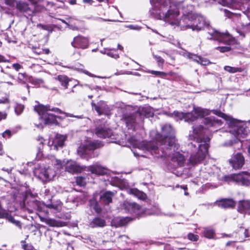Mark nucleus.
Masks as SVG:
<instances>
[{"instance_id":"nucleus-39","label":"nucleus","mask_w":250,"mask_h":250,"mask_svg":"<svg viewBox=\"0 0 250 250\" xmlns=\"http://www.w3.org/2000/svg\"><path fill=\"white\" fill-rule=\"evenodd\" d=\"M224 69L225 71L230 73L241 72L243 71V69L241 67H232L230 66H225Z\"/></svg>"},{"instance_id":"nucleus-17","label":"nucleus","mask_w":250,"mask_h":250,"mask_svg":"<svg viewBox=\"0 0 250 250\" xmlns=\"http://www.w3.org/2000/svg\"><path fill=\"white\" fill-rule=\"evenodd\" d=\"M229 163L233 168L238 169L241 168L244 165L245 159L241 153H237L231 157Z\"/></svg>"},{"instance_id":"nucleus-31","label":"nucleus","mask_w":250,"mask_h":250,"mask_svg":"<svg viewBox=\"0 0 250 250\" xmlns=\"http://www.w3.org/2000/svg\"><path fill=\"white\" fill-rule=\"evenodd\" d=\"M188 58L201 65H206L209 63V61L207 59L197 56L195 54H189Z\"/></svg>"},{"instance_id":"nucleus-37","label":"nucleus","mask_w":250,"mask_h":250,"mask_svg":"<svg viewBox=\"0 0 250 250\" xmlns=\"http://www.w3.org/2000/svg\"><path fill=\"white\" fill-rule=\"evenodd\" d=\"M144 213L146 215H160L162 214L160 209L156 206H153L150 209L146 210Z\"/></svg>"},{"instance_id":"nucleus-64","label":"nucleus","mask_w":250,"mask_h":250,"mask_svg":"<svg viewBox=\"0 0 250 250\" xmlns=\"http://www.w3.org/2000/svg\"><path fill=\"white\" fill-rule=\"evenodd\" d=\"M2 170L3 171H5L7 172L8 174H9L12 171V168H7V169L2 168Z\"/></svg>"},{"instance_id":"nucleus-34","label":"nucleus","mask_w":250,"mask_h":250,"mask_svg":"<svg viewBox=\"0 0 250 250\" xmlns=\"http://www.w3.org/2000/svg\"><path fill=\"white\" fill-rule=\"evenodd\" d=\"M55 79L61 83V85L64 87V89H66L68 87V85L70 80L65 75H58L55 78Z\"/></svg>"},{"instance_id":"nucleus-49","label":"nucleus","mask_w":250,"mask_h":250,"mask_svg":"<svg viewBox=\"0 0 250 250\" xmlns=\"http://www.w3.org/2000/svg\"><path fill=\"white\" fill-rule=\"evenodd\" d=\"M223 10L224 13L225 14H226L227 15H228V16H229V14H231L232 16H241V14L240 13H235V12H234L233 11H230V10H229L228 9H224Z\"/></svg>"},{"instance_id":"nucleus-16","label":"nucleus","mask_w":250,"mask_h":250,"mask_svg":"<svg viewBox=\"0 0 250 250\" xmlns=\"http://www.w3.org/2000/svg\"><path fill=\"white\" fill-rule=\"evenodd\" d=\"M89 44L88 38L81 35L75 37L71 42V45L73 47L82 49L88 48Z\"/></svg>"},{"instance_id":"nucleus-22","label":"nucleus","mask_w":250,"mask_h":250,"mask_svg":"<svg viewBox=\"0 0 250 250\" xmlns=\"http://www.w3.org/2000/svg\"><path fill=\"white\" fill-rule=\"evenodd\" d=\"M84 169L86 171H90L97 175H104L106 173L105 169L97 163L89 167L85 166Z\"/></svg>"},{"instance_id":"nucleus-61","label":"nucleus","mask_w":250,"mask_h":250,"mask_svg":"<svg viewBox=\"0 0 250 250\" xmlns=\"http://www.w3.org/2000/svg\"><path fill=\"white\" fill-rule=\"evenodd\" d=\"M6 114L5 113H2V112H0V121L2 120V119H4L6 118Z\"/></svg>"},{"instance_id":"nucleus-11","label":"nucleus","mask_w":250,"mask_h":250,"mask_svg":"<svg viewBox=\"0 0 250 250\" xmlns=\"http://www.w3.org/2000/svg\"><path fill=\"white\" fill-rule=\"evenodd\" d=\"M224 180L228 183L234 182L243 186H250V173L247 172H242L237 174L226 175Z\"/></svg>"},{"instance_id":"nucleus-38","label":"nucleus","mask_w":250,"mask_h":250,"mask_svg":"<svg viewBox=\"0 0 250 250\" xmlns=\"http://www.w3.org/2000/svg\"><path fill=\"white\" fill-rule=\"evenodd\" d=\"M101 52L106 54L108 56L114 59H117L119 57L116 49H105L104 51H101Z\"/></svg>"},{"instance_id":"nucleus-41","label":"nucleus","mask_w":250,"mask_h":250,"mask_svg":"<svg viewBox=\"0 0 250 250\" xmlns=\"http://www.w3.org/2000/svg\"><path fill=\"white\" fill-rule=\"evenodd\" d=\"M39 140L40 141V145L38 147V151L37 153V157L38 159H40L42 158V149L43 146V139L42 138H41L39 139Z\"/></svg>"},{"instance_id":"nucleus-27","label":"nucleus","mask_w":250,"mask_h":250,"mask_svg":"<svg viewBox=\"0 0 250 250\" xmlns=\"http://www.w3.org/2000/svg\"><path fill=\"white\" fill-rule=\"evenodd\" d=\"M129 221V219L127 217H116L112 220L111 225L116 228L122 227L125 225Z\"/></svg>"},{"instance_id":"nucleus-44","label":"nucleus","mask_w":250,"mask_h":250,"mask_svg":"<svg viewBox=\"0 0 250 250\" xmlns=\"http://www.w3.org/2000/svg\"><path fill=\"white\" fill-rule=\"evenodd\" d=\"M204 234L207 238H213L214 235V232L212 229H206L204 230Z\"/></svg>"},{"instance_id":"nucleus-47","label":"nucleus","mask_w":250,"mask_h":250,"mask_svg":"<svg viewBox=\"0 0 250 250\" xmlns=\"http://www.w3.org/2000/svg\"><path fill=\"white\" fill-rule=\"evenodd\" d=\"M216 49L219 50L221 52H228L230 50L231 48L229 46H219L216 48Z\"/></svg>"},{"instance_id":"nucleus-56","label":"nucleus","mask_w":250,"mask_h":250,"mask_svg":"<svg viewBox=\"0 0 250 250\" xmlns=\"http://www.w3.org/2000/svg\"><path fill=\"white\" fill-rule=\"evenodd\" d=\"M12 66L17 71L22 68L21 65L19 63H14L13 64Z\"/></svg>"},{"instance_id":"nucleus-29","label":"nucleus","mask_w":250,"mask_h":250,"mask_svg":"<svg viewBox=\"0 0 250 250\" xmlns=\"http://www.w3.org/2000/svg\"><path fill=\"white\" fill-rule=\"evenodd\" d=\"M44 205L47 208L58 212L61 210L62 207V203L60 200H54Z\"/></svg>"},{"instance_id":"nucleus-15","label":"nucleus","mask_w":250,"mask_h":250,"mask_svg":"<svg viewBox=\"0 0 250 250\" xmlns=\"http://www.w3.org/2000/svg\"><path fill=\"white\" fill-rule=\"evenodd\" d=\"M121 208L126 212L136 215H140L144 210L138 204L135 203H130L125 201L121 205Z\"/></svg>"},{"instance_id":"nucleus-6","label":"nucleus","mask_w":250,"mask_h":250,"mask_svg":"<svg viewBox=\"0 0 250 250\" xmlns=\"http://www.w3.org/2000/svg\"><path fill=\"white\" fill-rule=\"evenodd\" d=\"M34 110L36 111L41 118L44 121L46 125L57 124V118L62 119L60 116H56L54 115L48 113V111H53L60 114H63L65 117H75L77 118H81V116H74L73 114L62 112L61 109L58 108H50L49 105L44 106L42 104H38L34 106Z\"/></svg>"},{"instance_id":"nucleus-50","label":"nucleus","mask_w":250,"mask_h":250,"mask_svg":"<svg viewBox=\"0 0 250 250\" xmlns=\"http://www.w3.org/2000/svg\"><path fill=\"white\" fill-rule=\"evenodd\" d=\"M0 104H9V96L6 94L4 97L0 98Z\"/></svg>"},{"instance_id":"nucleus-18","label":"nucleus","mask_w":250,"mask_h":250,"mask_svg":"<svg viewBox=\"0 0 250 250\" xmlns=\"http://www.w3.org/2000/svg\"><path fill=\"white\" fill-rule=\"evenodd\" d=\"M217 171L218 169L215 166H205L200 171V179L208 180Z\"/></svg>"},{"instance_id":"nucleus-7","label":"nucleus","mask_w":250,"mask_h":250,"mask_svg":"<svg viewBox=\"0 0 250 250\" xmlns=\"http://www.w3.org/2000/svg\"><path fill=\"white\" fill-rule=\"evenodd\" d=\"M126 112L123 115V119L128 129H133L135 124L138 122L142 121L144 117H149L152 115L150 109L143 107L135 110L128 106L126 108Z\"/></svg>"},{"instance_id":"nucleus-3","label":"nucleus","mask_w":250,"mask_h":250,"mask_svg":"<svg viewBox=\"0 0 250 250\" xmlns=\"http://www.w3.org/2000/svg\"><path fill=\"white\" fill-rule=\"evenodd\" d=\"M212 112L223 118L231 128L230 135L233 139L225 143L224 146H230L233 144L239 143L241 138H244L250 133V120L247 122L239 121L218 110H213Z\"/></svg>"},{"instance_id":"nucleus-13","label":"nucleus","mask_w":250,"mask_h":250,"mask_svg":"<svg viewBox=\"0 0 250 250\" xmlns=\"http://www.w3.org/2000/svg\"><path fill=\"white\" fill-rule=\"evenodd\" d=\"M34 173L42 180H51L56 175V172L49 167L43 168H36Z\"/></svg>"},{"instance_id":"nucleus-52","label":"nucleus","mask_w":250,"mask_h":250,"mask_svg":"<svg viewBox=\"0 0 250 250\" xmlns=\"http://www.w3.org/2000/svg\"><path fill=\"white\" fill-rule=\"evenodd\" d=\"M7 213L4 209H2L1 208L0 209V218L7 217Z\"/></svg>"},{"instance_id":"nucleus-25","label":"nucleus","mask_w":250,"mask_h":250,"mask_svg":"<svg viewBox=\"0 0 250 250\" xmlns=\"http://www.w3.org/2000/svg\"><path fill=\"white\" fill-rule=\"evenodd\" d=\"M216 204L218 207L224 208H233L235 205L234 201L231 199H222L217 201Z\"/></svg>"},{"instance_id":"nucleus-51","label":"nucleus","mask_w":250,"mask_h":250,"mask_svg":"<svg viewBox=\"0 0 250 250\" xmlns=\"http://www.w3.org/2000/svg\"><path fill=\"white\" fill-rule=\"evenodd\" d=\"M154 58L159 63L163 64L164 62V60L160 56H158L153 54Z\"/></svg>"},{"instance_id":"nucleus-32","label":"nucleus","mask_w":250,"mask_h":250,"mask_svg":"<svg viewBox=\"0 0 250 250\" xmlns=\"http://www.w3.org/2000/svg\"><path fill=\"white\" fill-rule=\"evenodd\" d=\"M115 193L107 191L105 192L101 196V199L105 204H108L112 201V197L114 196Z\"/></svg>"},{"instance_id":"nucleus-43","label":"nucleus","mask_w":250,"mask_h":250,"mask_svg":"<svg viewBox=\"0 0 250 250\" xmlns=\"http://www.w3.org/2000/svg\"><path fill=\"white\" fill-rule=\"evenodd\" d=\"M24 108V106L23 105L21 104H17L16 105L15 107V113L17 115H20L23 111Z\"/></svg>"},{"instance_id":"nucleus-23","label":"nucleus","mask_w":250,"mask_h":250,"mask_svg":"<svg viewBox=\"0 0 250 250\" xmlns=\"http://www.w3.org/2000/svg\"><path fill=\"white\" fill-rule=\"evenodd\" d=\"M218 2L232 10L238 9L241 6V3L238 0H218Z\"/></svg>"},{"instance_id":"nucleus-58","label":"nucleus","mask_w":250,"mask_h":250,"mask_svg":"<svg viewBox=\"0 0 250 250\" xmlns=\"http://www.w3.org/2000/svg\"><path fill=\"white\" fill-rule=\"evenodd\" d=\"M42 3H43L42 5H43L46 4L47 8H49V7H53L54 5V4L53 2H48L47 1H43Z\"/></svg>"},{"instance_id":"nucleus-24","label":"nucleus","mask_w":250,"mask_h":250,"mask_svg":"<svg viewBox=\"0 0 250 250\" xmlns=\"http://www.w3.org/2000/svg\"><path fill=\"white\" fill-rule=\"evenodd\" d=\"M65 67H67L70 69L76 70L79 72L83 73L85 74H86L90 77H97V78H101V79L106 78V77H101V76H95L94 74L89 72L88 71L84 70V65L80 63H77L75 64V65L72 66H65Z\"/></svg>"},{"instance_id":"nucleus-8","label":"nucleus","mask_w":250,"mask_h":250,"mask_svg":"<svg viewBox=\"0 0 250 250\" xmlns=\"http://www.w3.org/2000/svg\"><path fill=\"white\" fill-rule=\"evenodd\" d=\"M210 111L207 109L194 106L193 110L190 112L183 113L174 111L172 115L177 120H181L184 119L185 122L191 123L198 118H204L205 116L208 115Z\"/></svg>"},{"instance_id":"nucleus-2","label":"nucleus","mask_w":250,"mask_h":250,"mask_svg":"<svg viewBox=\"0 0 250 250\" xmlns=\"http://www.w3.org/2000/svg\"><path fill=\"white\" fill-rule=\"evenodd\" d=\"M205 133V129L200 125L193 126L192 132L189 134V139L195 141V143H191L189 145L192 151L189 158V162L192 165L200 163L208 154L209 139L203 138Z\"/></svg>"},{"instance_id":"nucleus-55","label":"nucleus","mask_w":250,"mask_h":250,"mask_svg":"<svg viewBox=\"0 0 250 250\" xmlns=\"http://www.w3.org/2000/svg\"><path fill=\"white\" fill-rule=\"evenodd\" d=\"M151 73L158 76H164L165 75V73L163 72L160 71H151Z\"/></svg>"},{"instance_id":"nucleus-1","label":"nucleus","mask_w":250,"mask_h":250,"mask_svg":"<svg viewBox=\"0 0 250 250\" xmlns=\"http://www.w3.org/2000/svg\"><path fill=\"white\" fill-rule=\"evenodd\" d=\"M156 139L162 146L161 149L159 148L158 145H155L153 142L139 141L134 137L129 139V142L134 148L155 157H170L174 167L183 165L185 161V157L182 154L176 151L178 148V145L176 143L174 130L171 125L166 124L163 125L162 134H157Z\"/></svg>"},{"instance_id":"nucleus-36","label":"nucleus","mask_w":250,"mask_h":250,"mask_svg":"<svg viewBox=\"0 0 250 250\" xmlns=\"http://www.w3.org/2000/svg\"><path fill=\"white\" fill-rule=\"evenodd\" d=\"M129 193L142 200L146 199V195L145 193L136 188L129 189Z\"/></svg>"},{"instance_id":"nucleus-12","label":"nucleus","mask_w":250,"mask_h":250,"mask_svg":"<svg viewBox=\"0 0 250 250\" xmlns=\"http://www.w3.org/2000/svg\"><path fill=\"white\" fill-rule=\"evenodd\" d=\"M32 4L29 6L26 2L19 1L17 3V9L21 12L36 13L44 9V6L40 4V0H28Z\"/></svg>"},{"instance_id":"nucleus-42","label":"nucleus","mask_w":250,"mask_h":250,"mask_svg":"<svg viewBox=\"0 0 250 250\" xmlns=\"http://www.w3.org/2000/svg\"><path fill=\"white\" fill-rule=\"evenodd\" d=\"M6 218H7V219L8 220V221L9 222L15 224L16 226H17L19 228H20V229L21 228V226L20 222L19 221L16 220L13 218V217H12V216L9 215L7 213V216Z\"/></svg>"},{"instance_id":"nucleus-4","label":"nucleus","mask_w":250,"mask_h":250,"mask_svg":"<svg viewBox=\"0 0 250 250\" xmlns=\"http://www.w3.org/2000/svg\"><path fill=\"white\" fill-rule=\"evenodd\" d=\"M152 8L150 10L152 16H179L181 12L182 3L173 0H150Z\"/></svg>"},{"instance_id":"nucleus-53","label":"nucleus","mask_w":250,"mask_h":250,"mask_svg":"<svg viewBox=\"0 0 250 250\" xmlns=\"http://www.w3.org/2000/svg\"><path fill=\"white\" fill-rule=\"evenodd\" d=\"M127 27L132 30H140L141 29L140 26L135 25H129L127 26Z\"/></svg>"},{"instance_id":"nucleus-63","label":"nucleus","mask_w":250,"mask_h":250,"mask_svg":"<svg viewBox=\"0 0 250 250\" xmlns=\"http://www.w3.org/2000/svg\"><path fill=\"white\" fill-rule=\"evenodd\" d=\"M40 217V220L42 222H44L46 224L47 223V220H48V218H43L42 217H41V216H39Z\"/></svg>"},{"instance_id":"nucleus-28","label":"nucleus","mask_w":250,"mask_h":250,"mask_svg":"<svg viewBox=\"0 0 250 250\" xmlns=\"http://www.w3.org/2000/svg\"><path fill=\"white\" fill-rule=\"evenodd\" d=\"M111 182L113 185L125 188L127 185V183L126 180L124 179H122L120 176H114L111 177Z\"/></svg>"},{"instance_id":"nucleus-26","label":"nucleus","mask_w":250,"mask_h":250,"mask_svg":"<svg viewBox=\"0 0 250 250\" xmlns=\"http://www.w3.org/2000/svg\"><path fill=\"white\" fill-rule=\"evenodd\" d=\"M96 134L101 138H110L113 136L112 130L106 127H98L95 132Z\"/></svg>"},{"instance_id":"nucleus-10","label":"nucleus","mask_w":250,"mask_h":250,"mask_svg":"<svg viewBox=\"0 0 250 250\" xmlns=\"http://www.w3.org/2000/svg\"><path fill=\"white\" fill-rule=\"evenodd\" d=\"M101 146L100 142L98 141L92 142L90 140H86L79 147L77 153L81 157L88 160L92 157V153L93 150Z\"/></svg>"},{"instance_id":"nucleus-21","label":"nucleus","mask_w":250,"mask_h":250,"mask_svg":"<svg viewBox=\"0 0 250 250\" xmlns=\"http://www.w3.org/2000/svg\"><path fill=\"white\" fill-rule=\"evenodd\" d=\"M237 210L241 213L250 214V200L239 201L237 205Z\"/></svg>"},{"instance_id":"nucleus-19","label":"nucleus","mask_w":250,"mask_h":250,"mask_svg":"<svg viewBox=\"0 0 250 250\" xmlns=\"http://www.w3.org/2000/svg\"><path fill=\"white\" fill-rule=\"evenodd\" d=\"M92 106L99 115L109 114L110 109L106 103L103 101H100L97 104L92 103Z\"/></svg>"},{"instance_id":"nucleus-54","label":"nucleus","mask_w":250,"mask_h":250,"mask_svg":"<svg viewBox=\"0 0 250 250\" xmlns=\"http://www.w3.org/2000/svg\"><path fill=\"white\" fill-rule=\"evenodd\" d=\"M11 135V132L10 130H7L5 131L3 134L2 136L4 138L8 137L9 138Z\"/></svg>"},{"instance_id":"nucleus-45","label":"nucleus","mask_w":250,"mask_h":250,"mask_svg":"<svg viewBox=\"0 0 250 250\" xmlns=\"http://www.w3.org/2000/svg\"><path fill=\"white\" fill-rule=\"evenodd\" d=\"M76 182L79 186H84L86 184L85 178L82 176L77 177L76 179Z\"/></svg>"},{"instance_id":"nucleus-14","label":"nucleus","mask_w":250,"mask_h":250,"mask_svg":"<svg viewBox=\"0 0 250 250\" xmlns=\"http://www.w3.org/2000/svg\"><path fill=\"white\" fill-rule=\"evenodd\" d=\"M87 197V194L83 191L73 190L68 196L66 202L74 204L77 203L75 206H77L78 203L84 202L86 199Z\"/></svg>"},{"instance_id":"nucleus-57","label":"nucleus","mask_w":250,"mask_h":250,"mask_svg":"<svg viewBox=\"0 0 250 250\" xmlns=\"http://www.w3.org/2000/svg\"><path fill=\"white\" fill-rule=\"evenodd\" d=\"M6 4L9 6H14L15 2V0H4Z\"/></svg>"},{"instance_id":"nucleus-5","label":"nucleus","mask_w":250,"mask_h":250,"mask_svg":"<svg viewBox=\"0 0 250 250\" xmlns=\"http://www.w3.org/2000/svg\"><path fill=\"white\" fill-rule=\"evenodd\" d=\"M188 17L194 20V23L192 25L193 30H200L206 27L208 28V33L211 36L210 39L229 44L234 42V39L228 32L221 33L214 29L211 28L209 26V22L205 17Z\"/></svg>"},{"instance_id":"nucleus-33","label":"nucleus","mask_w":250,"mask_h":250,"mask_svg":"<svg viewBox=\"0 0 250 250\" xmlns=\"http://www.w3.org/2000/svg\"><path fill=\"white\" fill-rule=\"evenodd\" d=\"M105 225V221L104 220L100 218H94L90 223L89 226L91 228L96 227H103Z\"/></svg>"},{"instance_id":"nucleus-35","label":"nucleus","mask_w":250,"mask_h":250,"mask_svg":"<svg viewBox=\"0 0 250 250\" xmlns=\"http://www.w3.org/2000/svg\"><path fill=\"white\" fill-rule=\"evenodd\" d=\"M194 9V7L191 5H188L186 7L182 5L181 9L182 16H195L193 13Z\"/></svg>"},{"instance_id":"nucleus-62","label":"nucleus","mask_w":250,"mask_h":250,"mask_svg":"<svg viewBox=\"0 0 250 250\" xmlns=\"http://www.w3.org/2000/svg\"><path fill=\"white\" fill-rule=\"evenodd\" d=\"M8 62V61H7L3 56L0 55V62Z\"/></svg>"},{"instance_id":"nucleus-46","label":"nucleus","mask_w":250,"mask_h":250,"mask_svg":"<svg viewBox=\"0 0 250 250\" xmlns=\"http://www.w3.org/2000/svg\"><path fill=\"white\" fill-rule=\"evenodd\" d=\"M21 243H22V248L24 250H36L34 249L33 246L32 245H31V244H25V241H21Z\"/></svg>"},{"instance_id":"nucleus-20","label":"nucleus","mask_w":250,"mask_h":250,"mask_svg":"<svg viewBox=\"0 0 250 250\" xmlns=\"http://www.w3.org/2000/svg\"><path fill=\"white\" fill-rule=\"evenodd\" d=\"M66 139V136L57 134L52 141L51 149L57 150L59 147H62Z\"/></svg>"},{"instance_id":"nucleus-48","label":"nucleus","mask_w":250,"mask_h":250,"mask_svg":"<svg viewBox=\"0 0 250 250\" xmlns=\"http://www.w3.org/2000/svg\"><path fill=\"white\" fill-rule=\"evenodd\" d=\"M188 238L190 241H196L198 240L199 236L197 235L190 233L188 234Z\"/></svg>"},{"instance_id":"nucleus-30","label":"nucleus","mask_w":250,"mask_h":250,"mask_svg":"<svg viewBox=\"0 0 250 250\" xmlns=\"http://www.w3.org/2000/svg\"><path fill=\"white\" fill-rule=\"evenodd\" d=\"M203 122L204 124L207 126H213L221 125V121L218 119H216L213 116L205 118Z\"/></svg>"},{"instance_id":"nucleus-9","label":"nucleus","mask_w":250,"mask_h":250,"mask_svg":"<svg viewBox=\"0 0 250 250\" xmlns=\"http://www.w3.org/2000/svg\"><path fill=\"white\" fill-rule=\"evenodd\" d=\"M52 163L57 169L61 168L63 166L65 167L66 171L71 174H77L82 171L86 170L85 166H81L76 161L69 160L66 162L63 161L62 162L60 160L54 159L52 160Z\"/></svg>"},{"instance_id":"nucleus-40","label":"nucleus","mask_w":250,"mask_h":250,"mask_svg":"<svg viewBox=\"0 0 250 250\" xmlns=\"http://www.w3.org/2000/svg\"><path fill=\"white\" fill-rule=\"evenodd\" d=\"M46 224L52 227H59L62 226L61 222L50 218H48Z\"/></svg>"},{"instance_id":"nucleus-59","label":"nucleus","mask_w":250,"mask_h":250,"mask_svg":"<svg viewBox=\"0 0 250 250\" xmlns=\"http://www.w3.org/2000/svg\"><path fill=\"white\" fill-rule=\"evenodd\" d=\"M62 22L65 23L70 29H72V30H77L78 29V28L76 26H73L72 25H70L69 24V23H68L67 22H65L63 20H60Z\"/></svg>"},{"instance_id":"nucleus-60","label":"nucleus","mask_w":250,"mask_h":250,"mask_svg":"<svg viewBox=\"0 0 250 250\" xmlns=\"http://www.w3.org/2000/svg\"><path fill=\"white\" fill-rule=\"evenodd\" d=\"M133 152L135 157L142 156V157H147V156L143 154H141L140 153L138 152L137 150L133 151Z\"/></svg>"}]
</instances>
